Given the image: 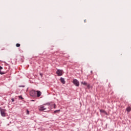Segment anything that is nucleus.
I'll return each mask as SVG.
<instances>
[{
    "label": "nucleus",
    "mask_w": 131,
    "mask_h": 131,
    "mask_svg": "<svg viewBox=\"0 0 131 131\" xmlns=\"http://www.w3.org/2000/svg\"><path fill=\"white\" fill-rule=\"evenodd\" d=\"M30 96H31V97L35 98V97H36V92L34 90L31 91L30 92Z\"/></svg>",
    "instance_id": "1"
},
{
    "label": "nucleus",
    "mask_w": 131,
    "mask_h": 131,
    "mask_svg": "<svg viewBox=\"0 0 131 131\" xmlns=\"http://www.w3.org/2000/svg\"><path fill=\"white\" fill-rule=\"evenodd\" d=\"M56 74H57L58 76H62V75H63V70H57L56 71Z\"/></svg>",
    "instance_id": "2"
},
{
    "label": "nucleus",
    "mask_w": 131,
    "mask_h": 131,
    "mask_svg": "<svg viewBox=\"0 0 131 131\" xmlns=\"http://www.w3.org/2000/svg\"><path fill=\"white\" fill-rule=\"evenodd\" d=\"M0 111H1L2 116H3V117L6 116V113H5L6 112V110H4L1 107Z\"/></svg>",
    "instance_id": "3"
},
{
    "label": "nucleus",
    "mask_w": 131,
    "mask_h": 131,
    "mask_svg": "<svg viewBox=\"0 0 131 131\" xmlns=\"http://www.w3.org/2000/svg\"><path fill=\"white\" fill-rule=\"evenodd\" d=\"M73 83L74 84H75V85H76V86H79V82H78V81H77V80L76 79L73 80Z\"/></svg>",
    "instance_id": "4"
},
{
    "label": "nucleus",
    "mask_w": 131,
    "mask_h": 131,
    "mask_svg": "<svg viewBox=\"0 0 131 131\" xmlns=\"http://www.w3.org/2000/svg\"><path fill=\"white\" fill-rule=\"evenodd\" d=\"M83 84L85 86L86 89H90L91 88V85L85 82L83 83Z\"/></svg>",
    "instance_id": "5"
},
{
    "label": "nucleus",
    "mask_w": 131,
    "mask_h": 131,
    "mask_svg": "<svg viewBox=\"0 0 131 131\" xmlns=\"http://www.w3.org/2000/svg\"><path fill=\"white\" fill-rule=\"evenodd\" d=\"M36 93H37L36 94L37 98H39V97L41 96V92L40 91H36Z\"/></svg>",
    "instance_id": "6"
},
{
    "label": "nucleus",
    "mask_w": 131,
    "mask_h": 131,
    "mask_svg": "<svg viewBox=\"0 0 131 131\" xmlns=\"http://www.w3.org/2000/svg\"><path fill=\"white\" fill-rule=\"evenodd\" d=\"M60 80L61 83H62L63 84H65V79L61 77Z\"/></svg>",
    "instance_id": "7"
},
{
    "label": "nucleus",
    "mask_w": 131,
    "mask_h": 131,
    "mask_svg": "<svg viewBox=\"0 0 131 131\" xmlns=\"http://www.w3.org/2000/svg\"><path fill=\"white\" fill-rule=\"evenodd\" d=\"M2 69H3V67L0 66V74H1V75H3V74H5V72L3 71H2Z\"/></svg>",
    "instance_id": "8"
},
{
    "label": "nucleus",
    "mask_w": 131,
    "mask_h": 131,
    "mask_svg": "<svg viewBox=\"0 0 131 131\" xmlns=\"http://www.w3.org/2000/svg\"><path fill=\"white\" fill-rule=\"evenodd\" d=\"M46 108H45V106H41L40 108H39V111H45V110H46Z\"/></svg>",
    "instance_id": "9"
},
{
    "label": "nucleus",
    "mask_w": 131,
    "mask_h": 131,
    "mask_svg": "<svg viewBox=\"0 0 131 131\" xmlns=\"http://www.w3.org/2000/svg\"><path fill=\"white\" fill-rule=\"evenodd\" d=\"M126 111L127 112H130L131 111V107L130 106L126 108Z\"/></svg>",
    "instance_id": "10"
},
{
    "label": "nucleus",
    "mask_w": 131,
    "mask_h": 131,
    "mask_svg": "<svg viewBox=\"0 0 131 131\" xmlns=\"http://www.w3.org/2000/svg\"><path fill=\"white\" fill-rule=\"evenodd\" d=\"M20 43H16V47H17V48H19V47H20Z\"/></svg>",
    "instance_id": "11"
},
{
    "label": "nucleus",
    "mask_w": 131,
    "mask_h": 131,
    "mask_svg": "<svg viewBox=\"0 0 131 131\" xmlns=\"http://www.w3.org/2000/svg\"><path fill=\"white\" fill-rule=\"evenodd\" d=\"M18 98H19V99H21V100H23V99H24L23 97H22V96H21V95L19 96Z\"/></svg>",
    "instance_id": "12"
},
{
    "label": "nucleus",
    "mask_w": 131,
    "mask_h": 131,
    "mask_svg": "<svg viewBox=\"0 0 131 131\" xmlns=\"http://www.w3.org/2000/svg\"><path fill=\"white\" fill-rule=\"evenodd\" d=\"M100 112H101L102 113H105V111H104L103 110H100Z\"/></svg>",
    "instance_id": "13"
},
{
    "label": "nucleus",
    "mask_w": 131,
    "mask_h": 131,
    "mask_svg": "<svg viewBox=\"0 0 131 131\" xmlns=\"http://www.w3.org/2000/svg\"><path fill=\"white\" fill-rule=\"evenodd\" d=\"M59 111H60V110H56L54 111V113H57V112H59Z\"/></svg>",
    "instance_id": "14"
},
{
    "label": "nucleus",
    "mask_w": 131,
    "mask_h": 131,
    "mask_svg": "<svg viewBox=\"0 0 131 131\" xmlns=\"http://www.w3.org/2000/svg\"><path fill=\"white\" fill-rule=\"evenodd\" d=\"M19 88H25V85H19Z\"/></svg>",
    "instance_id": "15"
},
{
    "label": "nucleus",
    "mask_w": 131,
    "mask_h": 131,
    "mask_svg": "<svg viewBox=\"0 0 131 131\" xmlns=\"http://www.w3.org/2000/svg\"><path fill=\"white\" fill-rule=\"evenodd\" d=\"M27 114H28V115L29 114V111L27 110Z\"/></svg>",
    "instance_id": "16"
},
{
    "label": "nucleus",
    "mask_w": 131,
    "mask_h": 131,
    "mask_svg": "<svg viewBox=\"0 0 131 131\" xmlns=\"http://www.w3.org/2000/svg\"><path fill=\"white\" fill-rule=\"evenodd\" d=\"M40 75L41 77H42V74L41 73H40Z\"/></svg>",
    "instance_id": "17"
},
{
    "label": "nucleus",
    "mask_w": 131,
    "mask_h": 131,
    "mask_svg": "<svg viewBox=\"0 0 131 131\" xmlns=\"http://www.w3.org/2000/svg\"><path fill=\"white\" fill-rule=\"evenodd\" d=\"M47 105H48L49 106H50V105H51V103H47Z\"/></svg>",
    "instance_id": "18"
},
{
    "label": "nucleus",
    "mask_w": 131,
    "mask_h": 131,
    "mask_svg": "<svg viewBox=\"0 0 131 131\" xmlns=\"http://www.w3.org/2000/svg\"><path fill=\"white\" fill-rule=\"evenodd\" d=\"M11 101H12V102H14V98H12Z\"/></svg>",
    "instance_id": "19"
},
{
    "label": "nucleus",
    "mask_w": 131,
    "mask_h": 131,
    "mask_svg": "<svg viewBox=\"0 0 131 131\" xmlns=\"http://www.w3.org/2000/svg\"><path fill=\"white\" fill-rule=\"evenodd\" d=\"M54 108H56V104H54Z\"/></svg>",
    "instance_id": "20"
},
{
    "label": "nucleus",
    "mask_w": 131,
    "mask_h": 131,
    "mask_svg": "<svg viewBox=\"0 0 131 131\" xmlns=\"http://www.w3.org/2000/svg\"><path fill=\"white\" fill-rule=\"evenodd\" d=\"M31 102H34V101H35V100H31Z\"/></svg>",
    "instance_id": "21"
},
{
    "label": "nucleus",
    "mask_w": 131,
    "mask_h": 131,
    "mask_svg": "<svg viewBox=\"0 0 131 131\" xmlns=\"http://www.w3.org/2000/svg\"><path fill=\"white\" fill-rule=\"evenodd\" d=\"M8 69H10V66L8 67Z\"/></svg>",
    "instance_id": "22"
},
{
    "label": "nucleus",
    "mask_w": 131,
    "mask_h": 131,
    "mask_svg": "<svg viewBox=\"0 0 131 131\" xmlns=\"http://www.w3.org/2000/svg\"><path fill=\"white\" fill-rule=\"evenodd\" d=\"M81 84H82V82H81Z\"/></svg>",
    "instance_id": "23"
},
{
    "label": "nucleus",
    "mask_w": 131,
    "mask_h": 131,
    "mask_svg": "<svg viewBox=\"0 0 131 131\" xmlns=\"http://www.w3.org/2000/svg\"><path fill=\"white\" fill-rule=\"evenodd\" d=\"M80 106H81V103H80Z\"/></svg>",
    "instance_id": "24"
},
{
    "label": "nucleus",
    "mask_w": 131,
    "mask_h": 131,
    "mask_svg": "<svg viewBox=\"0 0 131 131\" xmlns=\"http://www.w3.org/2000/svg\"><path fill=\"white\" fill-rule=\"evenodd\" d=\"M8 125H9V124H8Z\"/></svg>",
    "instance_id": "25"
}]
</instances>
